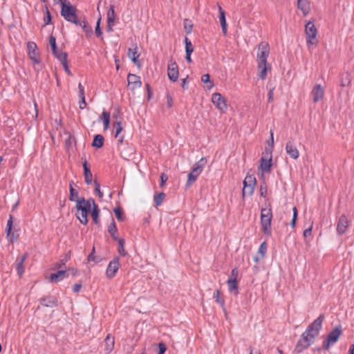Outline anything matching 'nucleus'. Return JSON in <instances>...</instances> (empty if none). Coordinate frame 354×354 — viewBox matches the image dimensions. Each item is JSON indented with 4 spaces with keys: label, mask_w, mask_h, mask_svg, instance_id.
Instances as JSON below:
<instances>
[{
    "label": "nucleus",
    "mask_w": 354,
    "mask_h": 354,
    "mask_svg": "<svg viewBox=\"0 0 354 354\" xmlns=\"http://www.w3.org/2000/svg\"><path fill=\"white\" fill-rule=\"evenodd\" d=\"M127 55L134 64L138 67L140 66L139 60L140 54L138 53L136 46L134 48H129Z\"/></svg>",
    "instance_id": "412c9836"
},
{
    "label": "nucleus",
    "mask_w": 354,
    "mask_h": 354,
    "mask_svg": "<svg viewBox=\"0 0 354 354\" xmlns=\"http://www.w3.org/2000/svg\"><path fill=\"white\" fill-rule=\"evenodd\" d=\"M94 253H95V248L93 247L91 252L88 254V256L87 257L88 261H95V263L100 262L101 261V259L100 257H96L94 255Z\"/></svg>",
    "instance_id": "09e8293b"
},
{
    "label": "nucleus",
    "mask_w": 354,
    "mask_h": 354,
    "mask_svg": "<svg viewBox=\"0 0 354 354\" xmlns=\"http://www.w3.org/2000/svg\"><path fill=\"white\" fill-rule=\"evenodd\" d=\"M167 179H168V177H167V176L165 173L161 174V175H160V187H163L165 186V184L167 182Z\"/></svg>",
    "instance_id": "e2e57ef3"
},
{
    "label": "nucleus",
    "mask_w": 354,
    "mask_h": 354,
    "mask_svg": "<svg viewBox=\"0 0 354 354\" xmlns=\"http://www.w3.org/2000/svg\"><path fill=\"white\" fill-rule=\"evenodd\" d=\"M114 214L118 221H123L124 219L123 210L121 207H116L113 209Z\"/></svg>",
    "instance_id": "4c0bfd02"
},
{
    "label": "nucleus",
    "mask_w": 354,
    "mask_h": 354,
    "mask_svg": "<svg viewBox=\"0 0 354 354\" xmlns=\"http://www.w3.org/2000/svg\"><path fill=\"white\" fill-rule=\"evenodd\" d=\"M120 266V259L118 257H114V259L109 262L106 271V275L107 278L112 279L113 278L119 268Z\"/></svg>",
    "instance_id": "9d476101"
},
{
    "label": "nucleus",
    "mask_w": 354,
    "mask_h": 354,
    "mask_svg": "<svg viewBox=\"0 0 354 354\" xmlns=\"http://www.w3.org/2000/svg\"><path fill=\"white\" fill-rule=\"evenodd\" d=\"M286 150L287 153L293 159H297L299 157V151L296 147L293 146L291 142H288L286 145Z\"/></svg>",
    "instance_id": "4be33fe9"
},
{
    "label": "nucleus",
    "mask_w": 354,
    "mask_h": 354,
    "mask_svg": "<svg viewBox=\"0 0 354 354\" xmlns=\"http://www.w3.org/2000/svg\"><path fill=\"white\" fill-rule=\"evenodd\" d=\"M45 12H44V26L51 24L52 22V16L49 11V9L48 6L46 5L45 7Z\"/></svg>",
    "instance_id": "f704fd0d"
},
{
    "label": "nucleus",
    "mask_w": 354,
    "mask_h": 354,
    "mask_svg": "<svg viewBox=\"0 0 354 354\" xmlns=\"http://www.w3.org/2000/svg\"><path fill=\"white\" fill-rule=\"evenodd\" d=\"M305 33L307 38V45H313L317 43L316 36L317 30L315 26L314 21H309L305 26Z\"/></svg>",
    "instance_id": "0eeeda50"
},
{
    "label": "nucleus",
    "mask_w": 354,
    "mask_h": 354,
    "mask_svg": "<svg viewBox=\"0 0 354 354\" xmlns=\"http://www.w3.org/2000/svg\"><path fill=\"white\" fill-rule=\"evenodd\" d=\"M270 53V46L266 41H261L258 46L257 59L258 69L259 71V77L261 80H265L267 76V70L270 68L267 64V59Z\"/></svg>",
    "instance_id": "f03ea898"
},
{
    "label": "nucleus",
    "mask_w": 354,
    "mask_h": 354,
    "mask_svg": "<svg viewBox=\"0 0 354 354\" xmlns=\"http://www.w3.org/2000/svg\"><path fill=\"white\" fill-rule=\"evenodd\" d=\"M212 101L216 108L221 112H225L227 110V106L225 98L221 93H213L212 96Z\"/></svg>",
    "instance_id": "6e6552de"
},
{
    "label": "nucleus",
    "mask_w": 354,
    "mask_h": 354,
    "mask_svg": "<svg viewBox=\"0 0 354 354\" xmlns=\"http://www.w3.org/2000/svg\"><path fill=\"white\" fill-rule=\"evenodd\" d=\"M100 21H101V18H99L96 23V26L95 28V32L97 37H101L102 36V30L100 28Z\"/></svg>",
    "instance_id": "864d4df0"
},
{
    "label": "nucleus",
    "mask_w": 354,
    "mask_h": 354,
    "mask_svg": "<svg viewBox=\"0 0 354 354\" xmlns=\"http://www.w3.org/2000/svg\"><path fill=\"white\" fill-rule=\"evenodd\" d=\"M167 75L169 79L173 82L177 81L178 78V67L176 62L172 58L170 59V62L168 64Z\"/></svg>",
    "instance_id": "1a4fd4ad"
},
{
    "label": "nucleus",
    "mask_w": 354,
    "mask_h": 354,
    "mask_svg": "<svg viewBox=\"0 0 354 354\" xmlns=\"http://www.w3.org/2000/svg\"><path fill=\"white\" fill-rule=\"evenodd\" d=\"M106 351L109 353L114 348V338L108 335L104 339Z\"/></svg>",
    "instance_id": "c85d7f7f"
},
{
    "label": "nucleus",
    "mask_w": 354,
    "mask_h": 354,
    "mask_svg": "<svg viewBox=\"0 0 354 354\" xmlns=\"http://www.w3.org/2000/svg\"><path fill=\"white\" fill-rule=\"evenodd\" d=\"M272 158H268L261 157L260 159V165L259 168L265 173H270L271 171Z\"/></svg>",
    "instance_id": "f3484780"
},
{
    "label": "nucleus",
    "mask_w": 354,
    "mask_h": 354,
    "mask_svg": "<svg viewBox=\"0 0 354 354\" xmlns=\"http://www.w3.org/2000/svg\"><path fill=\"white\" fill-rule=\"evenodd\" d=\"M118 241L119 247L118 249V253L122 256L125 257L127 254V252L124 250V240L123 239H120L117 240Z\"/></svg>",
    "instance_id": "79ce46f5"
},
{
    "label": "nucleus",
    "mask_w": 354,
    "mask_h": 354,
    "mask_svg": "<svg viewBox=\"0 0 354 354\" xmlns=\"http://www.w3.org/2000/svg\"><path fill=\"white\" fill-rule=\"evenodd\" d=\"M243 184L255 186L257 184V180L255 176L253 174H248L243 182Z\"/></svg>",
    "instance_id": "72a5a7b5"
},
{
    "label": "nucleus",
    "mask_w": 354,
    "mask_h": 354,
    "mask_svg": "<svg viewBox=\"0 0 354 354\" xmlns=\"http://www.w3.org/2000/svg\"><path fill=\"white\" fill-rule=\"evenodd\" d=\"M76 7L71 5V3H66L62 5L60 10V15L64 19L71 23L75 24L76 26H82V21L78 19L77 15Z\"/></svg>",
    "instance_id": "7ed1b4c3"
},
{
    "label": "nucleus",
    "mask_w": 354,
    "mask_h": 354,
    "mask_svg": "<svg viewBox=\"0 0 354 354\" xmlns=\"http://www.w3.org/2000/svg\"><path fill=\"white\" fill-rule=\"evenodd\" d=\"M167 106L168 108H171L173 106V97L170 93H167Z\"/></svg>",
    "instance_id": "0e129e2a"
},
{
    "label": "nucleus",
    "mask_w": 354,
    "mask_h": 354,
    "mask_svg": "<svg viewBox=\"0 0 354 354\" xmlns=\"http://www.w3.org/2000/svg\"><path fill=\"white\" fill-rule=\"evenodd\" d=\"M63 66V68L65 71V72L69 75H71V71L69 70V68H68V62H67V58H65L64 60H62V62H60Z\"/></svg>",
    "instance_id": "4d7b16f0"
},
{
    "label": "nucleus",
    "mask_w": 354,
    "mask_h": 354,
    "mask_svg": "<svg viewBox=\"0 0 354 354\" xmlns=\"http://www.w3.org/2000/svg\"><path fill=\"white\" fill-rule=\"evenodd\" d=\"M73 185H74L73 181H71L69 183L70 194H69L68 198L71 201H76L77 199H78L77 197H78L79 193L74 189Z\"/></svg>",
    "instance_id": "c756f323"
},
{
    "label": "nucleus",
    "mask_w": 354,
    "mask_h": 354,
    "mask_svg": "<svg viewBox=\"0 0 354 354\" xmlns=\"http://www.w3.org/2000/svg\"><path fill=\"white\" fill-rule=\"evenodd\" d=\"M324 318V315L321 314L313 323L308 325L296 344L295 348L296 353H301L315 342V338L319 335V331L322 329Z\"/></svg>",
    "instance_id": "f257e3e1"
},
{
    "label": "nucleus",
    "mask_w": 354,
    "mask_h": 354,
    "mask_svg": "<svg viewBox=\"0 0 354 354\" xmlns=\"http://www.w3.org/2000/svg\"><path fill=\"white\" fill-rule=\"evenodd\" d=\"M66 271H68L67 273H69V274H71L73 277H75L79 274V271L76 268H69Z\"/></svg>",
    "instance_id": "338daca9"
},
{
    "label": "nucleus",
    "mask_w": 354,
    "mask_h": 354,
    "mask_svg": "<svg viewBox=\"0 0 354 354\" xmlns=\"http://www.w3.org/2000/svg\"><path fill=\"white\" fill-rule=\"evenodd\" d=\"M95 185V192L97 194L100 198L103 197V193L100 191V185L97 180H94L93 181Z\"/></svg>",
    "instance_id": "603ef678"
},
{
    "label": "nucleus",
    "mask_w": 354,
    "mask_h": 354,
    "mask_svg": "<svg viewBox=\"0 0 354 354\" xmlns=\"http://www.w3.org/2000/svg\"><path fill=\"white\" fill-rule=\"evenodd\" d=\"M108 232H109L112 239L114 241H117V240L120 239L118 238V236H117L118 229H117L116 224H115V222L113 218H112L111 223H110V225L108 227Z\"/></svg>",
    "instance_id": "393cba45"
},
{
    "label": "nucleus",
    "mask_w": 354,
    "mask_h": 354,
    "mask_svg": "<svg viewBox=\"0 0 354 354\" xmlns=\"http://www.w3.org/2000/svg\"><path fill=\"white\" fill-rule=\"evenodd\" d=\"M104 141V137L100 134H97L94 136L91 145L93 147L100 149L103 147Z\"/></svg>",
    "instance_id": "bb28decb"
},
{
    "label": "nucleus",
    "mask_w": 354,
    "mask_h": 354,
    "mask_svg": "<svg viewBox=\"0 0 354 354\" xmlns=\"http://www.w3.org/2000/svg\"><path fill=\"white\" fill-rule=\"evenodd\" d=\"M267 243L266 241H263L259 246L258 252L261 254V258L263 259L267 251Z\"/></svg>",
    "instance_id": "49530a36"
},
{
    "label": "nucleus",
    "mask_w": 354,
    "mask_h": 354,
    "mask_svg": "<svg viewBox=\"0 0 354 354\" xmlns=\"http://www.w3.org/2000/svg\"><path fill=\"white\" fill-rule=\"evenodd\" d=\"M207 164L205 158H201L194 165L192 171L187 175L186 187H190L197 179L198 176L201 174L204 167Z\"/></svg>",
    "instance_id": "39448f33"
},
{
    "label": "nucleus",
    "mask_w": 354,
    "mask_h": 354,
    "mask_svg": "<svg viewBox=\"0 0 354 354\" xmlns=\"http://www.w3.org/2000/svg\"><path fill=\"white\" fill-rule=\"evenodd\" d=\"M272 218V212L271 205L268 204V207L261 208V224L262 231L267 236L271 235V221Z\"/></svg>",
    "instance_id": "20e7f679"
},
{
    "label": "nucleus",
    "mask_w": 354,
    "mask_h": 354,
    "mask_svg": "<svg viewBox=\"0 0 354 354\" xmlns=\"http://www.w3.org/2000/svg\"><path fill=\"white\" fill-rule=\"evenodd\" d=\"M113 127L115 128V137L118 138L122 131V122L120 121H118L113 124Z\"/></svg>",
    "instance_id": "3c124183"
},
{
    "label": "nucleus",
    "mask_w": 354,
    "mask_h": 354,
    "mask_svg": "<svg viewBox=\"0 0 354 354\" xmlns=\"http://www.w3.org/2000/svg\"><path fill=\"white\" fill-rule=\"evenodd\" d=\"M158 354H164L167 350V346L165 343L160 342L158 344Z\"/></svg>",
    "instance_id": "13d9d810"
},
{
    "label": "nucleus",
    "mask_w": 354,
    "mask_h": 354,
    "mask_svg": "<svg viewBox=\"0 0 354 354\" xmlns=\"http://www.w3.org/2000/svg\"><path fill=\"white\" fill-rule=\"evenodd\" d=\"M27 48L28 52H31L32 50H35L37 49L36 44L33 41H29L27 44Z\"/></svg>",
    "instance_id": "69168bd1"
},
{
    "label": "nucleus",
    "mask_w": 354,
    "mask_h": 354,
    "mask_svg": "<svg viewBox=\"0 0 354 354\" xmlns=\"http://www.w3.org/2000/svg\"><path fill=\"white\" fill-rule=\"evenodd\" d=\"M12 223H13V217L12 215H10V218L7 222L6 227V236L9 239L10 242H13L14 241H17V238L14 236V233L12 232Z\"/></svg>",
    "instance_id": "aec40b11"
},
{
    "label": "nucleus",
    "mask_w": 354,
    "mask_h": 354,
    "mask_svg": "<svg viewBox=\"0 0 354 354\" xmlns=\"http://www.w3.org/2000/svg\"><path fill=\"white\" fill-rule=\"evenodd\" d=\"M28 256V253H24L21 257H18L15 261V268L19 277H21L24 272V263L27 259Z\"/></svg>",
    "instance_id": "ddd939ff"
},
{
    "label": "nucleus",
    "mask_w": 354,
    "mask_h": 354,
    "mask_svg": "<svg viewBox=\"0 0 354 354\" xmlns=\"http://www.w3.org/2000/svg\"><path fill=\"white\" fill-rule=\"evenodd\" d=\"M272 147H266L265 151L263 153V156L262 157L268 158H272Z\"/></svg>",
    "instance_id": "5fc2aeb1"
},
{
    "label": "nucleus",
    "mask_w": 354,
    "mask_h": 354,
    "mask_svg": "<svg viewBox=\"0 0 354 354\" xmlns=\"http://www.w3.org/2000/svg\"><path fill=\"white\" fill-rule=\"evenodd\" d=\"M297 7L304 15H306L310 11V3L308 0H298Z\"/></svg>",
    "instance_id": "b1692460"
},
{
    "label": "nucleus",
    "mask_w": 354,
    "mask_h": 354,
    "mask_svg": "<svg viewBox=\"0 0 354 354\" xmlns=\"http://www.w3.org/2000/svg\"><path fill=\"white\" fill-rule=\"evenodd\" d=\"M69 276L66 270L59 269L57 272L50 275L49 280L52 283H58Z\"/></svg>",
    "instance_id": "f8f14e48"
},
{
    "label": "nucleus",
    "mask_w": 354,
    "mask_h": 354,
    "mask_svg": "<svg viewBox=\"0 0 354 354\" xmlns=\"http://www.w3.org/2000/svg\"><path fill=\"white\" fill-rule=\"evenodd\" d=\"M165 194L164 192L158 193V194H156L153 197V201L155 203V205L156 207L160 205L165 197Z\"/></svg>",
    "instance_id": "e433bc0d"
},
{
    "label": "nucleus",
    "mask_w": 354,
    "mask_h": 354,
    "mask_svg": "<svg viewBox=\"0 0 354 354\" xmlns=\"http://www.w3.org/2000/svg\"><path fill=\"white\" fill-rule=\"evenodd\" d=\"M100 209L97 204H94V207H92V209L90 212L93 221L95 225H98L100 223Z\"/></svg>",
    "instance_id": "a878e982"
},
{
    "label": "nucleus",
    "mask_w": 354,
    "mask_h": 354,
    "mask_svg": "<svg viewBox=\"0 0 354 354\" xmlns=\"http://www.w3.org/2000/svg\"><path fill=\"white\" fill-rule=\"evenodd\" d=\"M81 159L83 161L82 166H83V169H84V176L85 183L87 185H91L92 183V173L91 171L89 165H88L85 157L84 158L82 157Z\"/></svg>",
    "instance_id": "2eb2a0df"
},
{
    "label": "nucleus",
    "mask_w": 354,
    "mask_h": 354,
    "mask_svg": "<svg viewBox=\"0 0 354 354\" xmlns=\"http://www.w3.org/2000/svg\"><path fill=\"white\" fill-rule=\"evenodd\" d=\"M331 345H333V344L330 342L327 338L323 342L322 344V349L324 350H328L330 348V346Z\"/></svg>",
    "instance_id": "680f3d73"
},
{
    "label": "nucleus",
    "mask_w": 354,
    "mask_h": 354,
    "mask_svg": "<svg viewBox=\"0 0 354 354\" xmlns=\"http://www.w3.org/2000/svg\"><path fill=\"white\" fill-rule=\"evenodd\" d=\"M82 286V283H75L73 286V291L75 293H77L80 291V289Z\"/></svg>",
    "instance_id": "774afa93"
},
{
    "label": "nucleus",
    "mask_w": 354,
    "mask_h": 354,
    "mask_svg": "<svg viewBox=\"0 0 354 354\" xmlns=\"http://www.w3.org/2000/svg\"><path fill=\"white\" fill-rule=\"evenodd\" d=\"M185 45V53H192L194 51V46L192 44V41L187 37H185L184 39Z\"/></svg>",
    "instance_id": "a19ab883"
},
{
    "label": "nucleus",
    "mask_w": 354,
    "mask_h": 354,
    "mask_svg": "<svg viewBox=\"0 0 354 354\" xmlns=\"http://www.w3.org/2000/svg\"><path fill=\"white\" fill-rule=\"evenodd\" d=\"M238 275H239V270L237 268H234L232 270L228 279L236 280Z\"/></svg>",
    "instance_id": "6e6d98bb"
},
{
    "label": "nucleus",
    "mask_w": 354,
    "mask_h": 354,
    "mask_svg": "<svg viewBox=\"0 0 354 354\" xmlns=\"http://www.w3.org/2000/svg\"><path fill=\"white\" fill-rule=\"evenodd\" d=\"M221 292L219 290H216L214 292V298L216 299V301L219 304L223 310H225V301L223 298L220 296Z\"/></svg>",
    "instance_id": "58836bf2"
},
{
    "label": "nucleus",
    "mask_w": 354,
    "mask_h": 354,
    "mask_svg": "<svg viewBox=\"0 0 354 354\" xmlns=\"http://www.w3.org/2000/svg\"><path fill=\"white\" fill-rule=\"evenodd\" d=\"M184 29H185V31L187 34H190L192 31V28H193V24L192 23V21L188 19H185L184 20Z\"/></svg>",
    "instance_id": "c03bdc74"
},
{
    "label": "nucleus",
    "mask_w": 354,
    "mask_h": 354,
    "mask_svg": "<svg viewBox=\"0 0 354 354\" xmlns=\"http://www.w3.org/2000/svg\"><path fill=\"white\" fill-rule=\"evenodd\" d=\"M127 81L129 85H131V90L140 88L142 86L140 77L135 74L129 73L127 76Z\"/></svg>",
    "instance_id": "4468645a"
},
{
    "label": "nucleus",
    "mask_w": 354,
    "mask_h": 354,
    "mask_svg": "<svg viewBox=\"0 0 354 354\" xmlns=\"http://www.w3.org/2000/svg\"><path fill=\"white\" fill-rule=\"evenodd\" d=\"M115 14L113 6H111L107 12V21L115 23Z\"/></svg>",
    "instance_id": "a18cd8bd"
},
{
    "label": "nucleus",
    "mask_w": 354,
    "mask_h": 354,
    "mask_svg": "<svg viewBox=\"0 0 354 354\" xmlns=\"http://www.w3.org/2000/svg\"><path fill=\"white\" fill-rule=\"evenodd\" d=\"M28 56L34 64H39L40 62L39 53L37 50L28 52Z\"/></svg>",
    "instance_id": "ea45409f"
},
{
    "label": "nucleus",
    "mask_w": 354,
    "mask_h": 354,
    "mask_svg": "<svg viewBox=\"0 0 354 354\" xmlns=\"http://www.w3.org/2000/svg\"><path fill=\"white\" fill-rule=\"evenodd\" d=\"M76 209L80 212L81 216L76 214V216L79 219L80 222L86 225L88 223V214L91 212L92 207L88 203H85V198L82 197L76 201Z\"/></svg>",
    "instance_id": "423d86ee"
},
{
    "label": "nucleus",
    "mask_w": 354,
    "mask_h": 354,
    "mask_svg": "<svg viewBox=\"0 0 354 354\" xmlns=\"http://www.w3.org/2000/svg\"><path fill=\"white\" fill-rule=\"evenodd\" d=\"M311 95L313 96V101L314 103H317L323 100L324 97V87L319 84H316L311 91Z\"/></svg>",
    "instance_id": "9b49d317"
},
{
    "label": "nucleus",
    "mask_w": 354,
    "mask_h": 354,
    "mask_svg": "<svg viewBox=\"0 0 354 354\" xmlns=\"http://www.w3.org/2000/svg\"><path fill=\"white\" fill-rule=\"evenodd\" d=\"M342 333V327L338 326L328 334L327 339L334 344L338 341Z\"/></svg>",
    "instance_id": "a211bd4d"
},
{
    "label": "nucleus",
    "mask_w": 354,
    "mask_h": 354,
    "mask_svg": "<svg viewBox=\"0 0 354 354\" xmlns=\"http://www.w3.org/2000/svg\"><path fill=\"white\" fill-rule=\"evenodd\" d=\"M70 258H71V252H68V253L66 254L65 257L63 259H60L59 262H57L55 264L54 269H56V270L63 269L64 267H65L66 262L70 259Z\"/></svg>",
    "instance_id": "cd10ccee"
},
{
    "label": "nucleus",
    "mask_w": 354,
    "mask_h": 354,
    "mask_svg": "<svg viewBox=\"0 0 354 354\" xmlns=\"http://www.w3.org/2000/svg\"><path fill=\"white\" fill-rule=\"evenodd\" d=\"M218 10H219V20H220V23H221V28H222V32L223 34L225 35L227 33V26L226 19H225V12L222 9V8L221 6H219Z\"/></svg>",
    "instance_id": "5701e85b"
},
{
    "label": "nucleus",
    "mask_w": 354,
    "mask_h": 354,
    "mask_svg": "<svg viewBox=\"0 0 354 354\" xmlns=\"http://www.w3.org/2000/svg\"><path fill=\"white\" fill-rule=\"evenodd\" d=\"M53 54L60 62L64 60L65 58H67V53L62 50H59L57 48H56L55 53H53Z\"/></svg>",
    "instance_id": "37998d69"
},
{
    "label": "nucleus",
    "mask_w": 354,
    "mask_h": 354,
    "mask_svg": "<svg viewBox=\"0 0 354 354\" xmlns=\"http://www.w3.org/2000/svg\"><path fill=\"white\" fill-rule=\"evenodd\" d=\"M259 192L261 196L266 198L267 196V185L265 181L260 184Z\"/></svg>",
    "instance_id": "de8ad7c7"
},
{
    "label": "nucleus",
    "mask_w": 354,
    "mask_h": 354,
    "mask_svg": "<svg viewBox=\"0 0 354 354\" xmlns=\"http://www.w3.org/2000/svg\"><path fill=\"white\" fill-rule=\"evenodd\" d=\"M348 226V221L346 215L343 214L339 218L337 225V232L339 234L345 233Z\"/></svg>",
    "instance_id": "dca6fc26"
},
{
    "label": "nucleus",
    "mask_w": 354,
    "mask_h": 354,
    "mask_svg": "<svg viewBox=\"0 0 354 354\" xmlns=\"http://www.w3.org/2000/svg\"><path fill=\"white\" fill-rule=\"evenodd\" d=\"M40 303L45 307H55L57 306V299L55 296L48 295L40 299Z\"/></svg>",
    "instance_id": "6ab92c4d"
},
{
    "label": "nucleus",
    "mask_w": 354,
    "mask_h": 354,
    "mask_svg": "<svg viewBox=\"0 0 354 354\" xmlns=\"http://www.w3.org/2000/svg\"><path fill=\"white\" fill-rule=\"evenodd\" d=\"M75 138L71 135H69L68 139L66 140L65 144L67 147H69L71 146L73 142H75Z\"/></svg>",
    "instance_id": "052dcab7"
},
{
    "label": "nucleus",
    "mask_w": 354,
    "mask_h": 354,
    "mask_svg": "<svg viewBox=\"0 0 354 354\" xmlns=\"http://www.w3.org/2000/svg\"><path fill=\"white\" fill-rule=\"evenodd\" d=\"M78 95L80 98H85L84 88L81 83L78 84Z\"/></svg>",
    "instance_id": "bf43d9fd"
},
{
    "label": "nucleus",
    "mask_w": 354,
    "mask_h": 354,
    "mask_svg": "<svg viewBox=\"0 0 354 354\" xmlns=\"http://www.w3.org/2000/svg\"><path fill=\"white\" fill-rule=\"evenodd\" d=\"M82 21V26H80L83 30V31L85 32L86 37H89L93 35V30L92 28L88 25L86 19L84 17L83 20Z\"/></svg>",
    "instance_id": "2f4dec72"
},
{
    "label": "nucleus",
    "mask_w": 354,
    "mask_h": 354,
    "mask_svg": "<svg viewBox=\"0 0 354 354\" xmlns=\"http://www.w3.org/2000/svg\"><path fill=\"white\" fill-rule=\"evenodd\" d=\"M227 284L230 292H234L235 295L238 294V281L237 280L227 279Z\"/></svg>",
    "instance_id": "7c9ffc66"
},
{
    "label": "nucleus",
    "mask_w": 354,
    "mask_h": 354,
    "mask_svg": "<svg viewBox=\"0 0 354 354\" xmlns=\"http://www.w3.org/2000/svg\"><path fill=\"white\" fill-rule=\"evenodd\" d=\"M49 44L52 50V53H55L57 44H56V38L53 35L49 37Z\"/></svg>",
    "instance_id": "8fccbe9b"
},
{
    "label": "nucleus",
    "mask_w": 354,
    "mask_h": 354,
    "mask_svg": "<svg viewBox=\"0 0 354 354\" xmlns=\"http://www.w3.org/2000/svg\"><path fill=\"white\" fill-rule=\"evenodd\" d=\"M102 118L104 122V129L106 130L109 127L110 124V113L104 111L102 113Z\"/></svg>",
    "instance_id": "c9c22d12"
},
{
    "label": "nucleus",
    "mask_w": 354,
    "mask_h": 354,
    "mask_svg": "<svg viewBox=\"0 0 354 354\" xmlns=\"http://www.w3.org/2000/svg\"><path fill=\"white\" fill-rule=\"evenodd\" d=\"M255 186L248 185L246 184H243V188L242 191L243 197L245 196H250L252 195Z\"/></svg>",
    "instance_id": "473e14b6"
}]
</instances>
